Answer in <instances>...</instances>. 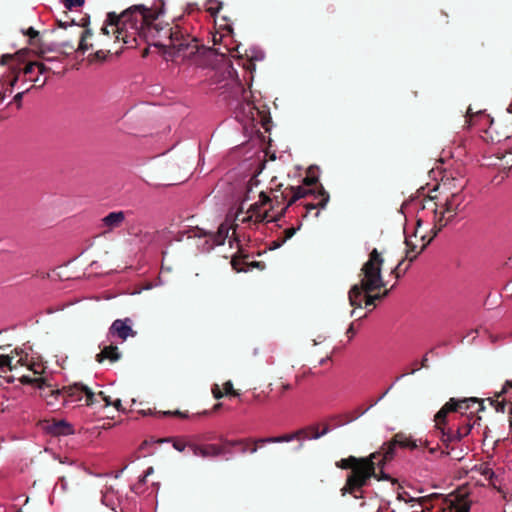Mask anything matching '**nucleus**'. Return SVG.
I'll return each mask as SVG.
<instances>
[{
    "label": "nucleus",
    "mask_w": 512,
    "mask_h": 512,
    "mask_svg": "<svg viewBox=\"0 0 512 512\" xmlns=\"http://www.w3.org/2000/svg\"><path fill=\"white\" fill-rule=\"evenodd\" d=\"M162 10H153L144 5H133L121 14L109 12L101 32L113 33L116 40L135 46L137 39L161 48L170 59L188 58L199 49L195 37L184 33L179 26H170L160 21Z\"/></svg>",
    "instance_id": "f257e3e1"
},
{
    "label": "nucleus",
    "mask_w": 512,
    "mask_h": 512,
    "mask_svg": "<svg viewBox=\"0 0 512 512\" xmlns=\"http://www.w3.org/2000/svg\"><path fill=\"white\" fill-rule=\"evenodd\" d=\"M377 450L367 457L349 456L336 462V467L347 470L351 469V473L346 478V483L341 489V494L352 495L354 498H360L357 493L362 492V488L368 485L369 480L373 477L378 481L391 480L390 475L384 472L385 465H378L375 462H381L384 454Z\"/></svg>",
    "instance_id": "f03ea898"
},
{
    "label": "nucleus",
    "mask_w": 512,
    "mask_h": 512,
    "mask_svg": "<svg viewBox=\"0 0 512 512\" xmlns=\"http://www.w3.org/2000/svg\"><path fill=\"white\" fill-rule=\"evenodd\" d=\"M383 263V257L374 248L361 268L360 283L353 285L349 290L348 298L351 306L361 308L363 293H365V307H375L376 301L372 298L371 293L386 286L381 274Z\"/></svg>",
    "instance_id": "7ed1b4c3"
},
{
    "label": "nucleus",
    "mask_w": 512,
    "mask_h": 512,
    "mask_svg": "<svg viewBox=\"0 0 512 512\" xmlns=\"http://www.w3.org/2000/svg\"><path fill=\"white\" fill-rule=\"evenodd\" d=\"M443 186L454 188L456 191L446 197L442 204V209L440 211L438 210V205L432 198L423 206V210L428 209L431 212V231L433 232V236H437V234L465 208L464 202L466 196L463 190L466 186V181L463 178H452L451 180L447 178L443 182Z\"/></svg>",
    "instance_id": "20e7f679"
},
{
    "label": "nucleus",
    "mask_w": 512,
    "mask_h": 512,
    "mask_svg": "<svg viewBox=\"0 0 512 512\" xmlns=\"http://www.w3.org/2000/svg\"><path fill=\"white\" fill-rule=\"evenodd\" d=\"M282 184L278 185V188H281ZM276 192H279V194H275L273 199L269 203H273L271 206V209L273 210L276 206H279L282 204L289 196V200L287 201V204L281 209V212L279 215L272 217L273 221H278L280 217L283 216L285 211L294 203H296L298 200L305 198L309 194H314L315 199L317 200V203H304L303 206L306 210L305 214L303 215L306 217L312 210L316 209H322L325 208L327 203L329 202L330 196L327 191H325L324 187L320 185L317 193L312 191L311 189H307L302 186H289L286 187L284 191H280V189H276Z\"/></svg>",
    "instance_id": "39448f33"
},
{
    "label": "nucleus",
    "mask_w": 512,
    "mask_h": 512,
    "mask_svg": "<svg viewBox=\"0 0 512 512\" xmlns=\"http://www.w3.org/2000/svg\"><path fill=\"white\" fill-rule=\"evenodd\" d=\"M45 397L55 398L56 400L61 398L63 404L79 402L85 399L86 405L92 406L94 405L95 393L83 384L74 383L73 385L64 386L61 389H50L49 392L45 394Z\"/></svg>",
    "instance_id": "423d86ee"
},
{
    "label": "nucleus",
    "mask_w": 512,
    "mask_h": 512,
    "mask_svg": "<svg viewBox=\"0 0 512 512\" xmlns=\"http://www.w3.org/2000/svg\"><path fill=\"white\" fill-rule=\"evenodd\" d=\"M29 50L28 49H21L17 51L15 54H4L1 56L0 64L6 65L10 61L15 60L17 63L10 66V73H9V80L8 84L10 87H14V85L17 83L19 79V75L21 72H23L25 75H28L31 77V74L33 73L34 69L36 68V61L35 62H29L25 65L23 69L20 68V64L25 62L26 56L28 55Z\"/></svg>",
    "instance_id": "0eeeda50"
},
{
    "label": "nucleus",
    "mask_w": 512,
    "mask_h": 512,
    "mask_svg": "<svg viewBox=\"0 0 512 512\" xmlns=\"http://www.w3.org/2000/svg\"><path fill=\"white\" fill-rule=\"evenodd\" d=\"M397 447L414 450L418 447V444L417 440L413 439L411 436H408L403 432H398L390 441L382 444L379 450L382 451L381 454H384V456L381 462H375V464L382 466L393 460Z\"/></svg>",
    "instance_id": "6e6552de"
},
{
    "label": "nucleus",
    "mask_w": 512,
    "mask_h": 512,
    "mask_svg": "<svg viewBox=\"0 0 512 512\" xmlns=\"http://www.w3.org/2000/svg\"><path fill=\"white\" fill-rule=\"evenodd\" d=\"M260 200L254 204H252L247 212H243L242 210L238 211L236 214V219L242 223H249L254 220L255 223H261L264 221H273L272 217L269 214V210L262 211V207L268 204L271 201V198L265 193L261 192Z\"/></svg>",
    "instance_id": "1a4fd4ad"
},
{
    "label": "nucleus",
    "mask_w": 512,
    "mask_h": 512,
    "mask_svg": "<svg viewBox=\"0 0 512 512\" xmlns=\"http://www.w3.org/2000/svg\"><path fill=\"white\" fill-rule=\"evenodd\" d=\"M231 229H233L232 235L235 236V228L228 222L221 223L216 232L207 231L200 227H195L191 232L193 237L207 238L206 243H210L208 247V250H210L215 246L223 245L228 238L229 243L231 244V238L229 236Z\"/></svg>",
    "instance_id": "9d476101"
},
{
    "label": "nucleus",
    "mask_w": 512,
    "mask_h": 512,
    "mask_svg": "<svg viewBox=\"0 0 512 512\" xmlns=\"http://www.w3.org/2000/svg\"><path fill=\"white\" fill-rule=\"evenodd\" d=\"M449 403H452V407L454 408L452 412H459L461 415H466L468 411L471 414L475 412H481L485 410L484 400L476 397L469 398H450Z\"/></svg>",
    "instance_id": "9b49d317"
},
{
    "label": "nucleus",
    "mask_w": 512,
    "mask_h": 512,
    "mask_svg": "<svg viewBox=\"0 0 512 512\" xmlns=\"http://www.w3.org/2000/svg\"><path fill=\"white\" fill-rule=\"evenodd\" d=\"M487 400L497 412L504 413L506 405H512V381H506L501 391L496 392L494 397H490Z\"/></svg>",
    "instance_id": "f8f14e48"
},
{
    "label": "nucleus",
    "mask_w": 512,
    "mask_h": 512,
    "mask_svg": "<svg viewBox=\"0 0 512 512\" xmlns=\"http://www.w3.org/2000/svg\"><path fill=\"white\" fill-rule=\"evenodd\" d=\"M480 420L481 417L477 416V418L474 419L472 423L470 422V420H468L460 427H458L457 430L455 431L451 429H449L448 431L442 430V442L448 447L449 443L454 441H460L463 437L467 436L471 432L473 426L477 424Z\"/></svg>",
    "instance_id": "ddd939ff"
},
{
    "label": "nucleus",
    "mask_w": 512,
    "mask_h": 512,
    "mask_svg": "<svg viewBox=\"0 0 512 512\" xmlns=\"http://www.w3.org/2000/svg\"><path fill=\"white\" fill-rule=\"evenodd\" d=\"M130 318L116 319L109 328V335L125 341L128 337H135L137 332L132 329Z\"/></svg>",
    "instance_id": "4468645a"
},
{
    "label": "nucleus",
    "mask_w": 512,
    "mask_h": 512,
    "mask_svg": "<svg viewBox=\"0 0 512 512\" xmlns=\"http://www.w3.org/2000/svg\"><path fill=\"white\" fill-rule=\"evenodd\" d=\"M188 448L194 456L202 458H214L223 455L225 452V446H219L216 444L197 445L190 443Z\"/></svg>",
    "instance_id": "2eb2a0df"
},
{
    "label": "nucleus",
    "mask_w": 512,
    "mask_h": 512,
    "mask_svg": "<svg viewBox=\"0 0 512 512\" xmlns=\"http://www.w3.org/2000/svg\"><path fill=\"white\" fill-rule=\"evenodd\" d=\"M431 235L429 236L428 240L424 243H422L419 250H417V244L412 239V236H406L405 237V245H406V252H405V259L409 260V262H413L417 256L422 253L427 245L434 239L435 236H433V232L430 230Z\"/></svg>",
    "instance_id": "dca6fc26"
},
{
    "label": "nucleus",
    "mask_w": 512,
    "mask_h": 512,
    "mask_svg": "<svg viewBox=\"0 0 512 512\" xmlns=\"http://www.w3.org/2000/svg\"><path fill=\"white\" fill-rule=\"evenodd\" d=\"M45 430L54 436H66L74 432L72 425L64 420L47 422Z\"/></svg>",
    "instance_id": "f3484780"
},
{
    "label": "nucleus",
    "mask_w": 512,
    "mask_h": 512,
    "mask_svg": "<svg viewBox=\"0 0 512 512\" xmlns=\"http://www.w3.org/2000/svg\"><path fill=\"white\" fill-rule=\"evenodd\" d=\"M121 358V353L115 345L104 346L100 353L96 355V361L102 363L104 360H108L111 363L117 362Z\"/></svg>",
    "instance_id": "a211bd4d"
},
{
    "label": "nucleus",
    "mask_w": 512,
    "mask_h": 512,
    "mask_svg": "<svg viewBox=\"0 0 512 512\" xmlns=\"http://www.w3.org/2000/svg\"><path fill=\"white\" fill-rule=\"evenodd\" d=\"M125 220L124 211L110 212L102 219L103 226L107 228V231H112L120 227Z\"/></svg>",
    "instance_id": "6ab92c4d"
},
{
    "label": "nucleus",
    "mask_w": 512,
    "mask_h": 512,
    "mask_svg": "<svg viewBox=\"0 0 512 512\" xmlns=\"http://www.w3.org/2000/svg\"><path fill=\"white\" fill-rule=\"evenodd\" d=\"M88 25H89V17L87 16V17L82 18L80 26L85 27V30L82 31V33L80 35V41H79V45L77 48V51L81 52L82 54H84L87 50L92 48V44H88L86 41L87 38H89L93 35V32L90 28H88Z\"/></svg>",
    "instance_id": "aec40b11"
},
{
    "label": "nucleus",
    "mask_w": 512,
    "mask_h": 512,
    "mask_svg": "<svg viewBox=\"0 0 512 512\" xmlns=\"http://www.w3.org/2000/svg\"><path fill=\"white\" fill-rule=\"evenodd\" d=\"M306 434V429H299L293 433L284 434L281 436H273V437H265L261 438L259 441L263 443H282V442H290L294 439H299L303 435Z\"/></svg>",
    "instance_id": "412c9836"
},
{
    "label": "nucleus",
    "mask_w": 512,
    "mask_h": 512,
    "mask_svg": "<svg viewBox=\"0 0 512 512\" xmlns=\"http://www.w3.org/2000/svg\"><path fill=\"white\" fill-rule=\"evenodd\" d=\"M451 404L452 403H449V401H447L442 406V408L436 413V415L434 417V421L436 423L435 426L437 429L440 430L441 433H442V430H445L443 425L446 424V418H447L448 413L452 412L454 409Z\"/></svg>",
    "instance_id": "4be33fe9"
},
{
    "label": "nucleus",
    "mask_w": 512,
    "mask_h": 512,
    "mask_svg": "<svg viewBox=\"0 0 512 512\" xmlns=\"http://www.w3.org/2000/svg\"><path fill=\"white\" fill-rule=\"evenodd\" d=\"M497 158L503 161V166L505 168L512 167V147L508 144L500 147L496 153Z\"/></svg>",
    "instance_id": "5701e85b"
},
{
    "label": "nucleus",
    "mask_w": 512,
    "mask_h": 512,
    "mask_svg": "<svg viewBox=\"0 0 512 512\" xmlns=\"http://www.w3.org/2000/svg\"><path fill=\"white\" fill-rule=\"evenodd\" d=\"M17 365H22V359L17 360L13 364V357L11 355H0V374L12 371Z\"/></svg>",
    "instance_id": "b1692460"
},
{
    "label": "nucleus",
    "mask_w": 512,
    "mask_h": 512,
    "mask_svg": "<svg viewBox=\"0 0 512 512\" xmlns=\"http://www.w3.org/2000/svg\"><path fill=\"white\" fill-rule=\"evenodd\" d=\"M20 382L22 384H30V385H35L37 386L40 390H43L45 391L46 388H49V390L51 389V385L47 383V380L43 377H38V378H32L30 376H27V375H23L21 378H20Z\"/></svg>",
    "instance_id": "393cba45"
},
{
    "label": "nucleus",
    "mask_w": 512,
    "mask_h": 512,
    "mask_svg": "<svg viewBox=\"0 0 512 512\" xmlns=\"http://www.w3.org/2000/svg\"><path fill=\"white\" fill-rule=\"evenodd\" d=\"M250 442H251V438H243V439H237V440L225 439V445L239 446L240 452L242 454L248 453Z\"/></svg>",
    "instance_id": "a878e982"
},
{
    "label": "nucleus",
    "mask_w": 512,
    "mask_h": 512,
    "mask_svg": "<svg viewBox=\"0 0 512 512\" xmlns=\"http://www.w3.org/2000/svg\"><path fill=\"white\" fill-rule=\"evenodd\" d=\"M328 432H329L328 425H325L321 432L318 431L317 426H310L309 428L306 429V434L304 436L312 438V439H318V438L324 436L325 434H327Z\"/></svg>",
    "instance_id": "bb28decb"
},
{
    "label": "nucleus",
    "mask_w": 512,
    "mask_h": 512,
    "mask_svg": "<svg viewBox=\"0 0 512 512\" xmlns=\"http://www.w3.org/2000/svg\"><path fill=\"white\" fill-rule=\"evenodd\" d=\"M246 256H234L231 260V265L237 272L247 271L248 262L245 261Z\"/></svg>",
    "instance_id": "cd10ccee"
},
{
    "label": "nucleus",
    "mask_w": 512,
    "mask_h": 512,
    "mask_svg": "<svg viewBox=\"0 0 512 512\" xmlns=\"http://www.w3.org/2000/svg\"><path fill=\"white\" fill-rule=\"evenodd\" d=\"M500 126V123H496L493 119L490 120V125L488 127L487 132L492 136L493 133L497 134V141H501V137H503L505 140H508L510 138V135L508 132L503 133L502 135H499L498 128Z\"/></svg>",
    "instance_id": "c85d7f7f"
},
{
    "label": "nucleus",
    "mask_w": 512,
    "mask_h": 512,
    "mask_svg": "<svg viewBox=\"0 0 512 512\" xmlns=\"http://www.w3.org/2000/svg\"><path fill=\"white\" fill-rule=\"evenodd\" d=\"M221 8L222 2L219 0H207L206 2V11L212 16L216 15Z\"/></svg>",
    "instance_id": "c756f323"
},
{
    "label": "nucleus",
    "mask_w": 512,
    "mask_h": 512,
    "mask_svg": "<svg viewBox=\"0 0 512 512\" xmlns=\"http://www.w3.org/2000/svg\"><path fill=\"white\" fill-rule=\"evenodd\" d=\"M239 109L243 112L245 117L252 119V120L254 119V110L256 108L253 105V103H251V102L241 103L239 105Z\"/></svg>",
    "instance_id": "7c9ffc66"
},
{
    "label": "nucleus",
    "mask_w": 512,
    "mask_h": 512,
    "mask_svg": "<svg viewBox=\"0 0 512 512\" xmlns=\"http://www.w3.org/2000/svg\"><path fill=\"white\" fill-rule=\"evenodd\" d=\"M405 258H403L398 264L397 266L391 271V274L395 276L396 279H399L403 274L406 273V271L409 269L410 267V264L406 265L405 267H403L404 265V262H405Z\"/></svg>",
    "instance_id": "2f4dec72"
},
{
    "label": "nucleus",
    "mask_w": 512,
    "mask_h": 512,
    "mask_svg": "<svg viewBox=\"0 0 512 512\" xmlns=\"http://www.w3.org/2000/svg\"><path fill=\"white\" fill-rule=\"evenodd\" d=\"M109 53V50H98L95 53L89 55V62H102L107 58Z\"/></svg>",
    "instance_id": "473e14b6"
},
{
    "label": "nucleus",
    "mask_w": 512,
    "mask_h": 512,
    "mask_svg": "<svg viewBox=\"0 0 512 512\" xmlns=\"http://www.w3.org/2000/svg\"><path fill=\"white\" fill-rule=\"evenodd\" d=\"M422 223H423V219L422 218H418L417 219V223H416V228L414 230L413 235H411V236L414 237L415 239L420 237V240L424 243V242H426L428 240V238H427L426 233H421L420 232V228H421Z\"/></svg>",
    "instance_id": "72a5a7b5"
},
{
    "label": "nucleus",
    "mask_w": 512,
    "mask_h": 512,
    "mask_svg": "<svg viewBox=\"0 0 512 512\" xmlns=\"http://www.w3.org/2000/svg\"><path fill=\"white\" fill-rule=\"evenodd\" d=\"M85 3V0H63L64 7L68 10H72L73 8L82 7Z\"/></svg>",
    "instance_id": "f704fd0d"
},
{
    "label": "nucleus",
    "mask_w": 512,
    "mask_h": 512,
    "mask_svg": "<svg viewBox=\"0 0 512 512\" xmlns=\"http://www.w3.org/2000/svg\"><path fill=\"white\" fill-rule=\"evenodd\" d=\"M474 117H486V115L482 111H477L474 113L472 108L468 107L465 115L466 122L472 124Z\"/></svg>",
    "instance_id": "c9c22d12"
},
{
    "label": "nucleus",
    "mask_w": 512,
    "mask_h": 512,
    "mask_svg": "<svg viewBox=\"0 0 512 512\" xmlns=\"http://www.w3.org/2000/svg\"><path fill=\"white\" fill-rule=\"evenodd\" d=\"M224 393L233 397L239 396V392L233 388L231 381H227L223 384Z\"/></svg>",
    "instance_id": "e433bc0d"
},
{
    "label": "nucleus",
    "mask_w": 512,
    "mask_h": 512,
    "mask_svg": "<svg viewBox=\"0 0 512 512\" xmlns=\"http://www.w3.org/2000/svg\"><path fill=\"white\" fill-rule=\"evenodd\" d=\"M25 35L29 36V44L35 45V40L39 37V32L35 30L33 27L28 28L25 32Z\"/></svg>",
    "instance_id": "4c0bfd02"
},
{
    "label": "nucleus",
    "mask_w": 512,
    "mask_h": 512,
    "mask_svg": "<svg viewBox=\"0 0 512 512\" xmlns=\"http://www.w3.org/2000/svg\"><path fill=\"white\" fill-rule=\"evenodd\" d=\"M158 414L160 416H176V417H180V418H188V413L187 412H182V411H179V410L164 411V412H159Z\"/></svg>",
    "instance_id": "58836bf2"
},
{
    "label": "nucleus",
    "mask_w": 512,
    "mask_h": 512,
    "mask_svg": "<svg viewBox=\"0 0 512 512\" xmlns=\"http://www.w3.org/2000/svg\"><path fill=\"white\" fill-rule=\"evenodd\" d=\"M261 438H251V442H250V445H249V450H248V453H251V454H254L258 451V447L260 445H263L264 443L263 442H260Z\"/></svg>",
    "instance_id": "ea45409f"
},
{
    "label": "nucleus",
    "mask_w": 512,
    "mask_h": 512,
    "mask_svg": "<svg viewBox=\"0 0 512 512\" xmlns=\"http://www.w3.org/2000/svg\"><path fill=\"white\" fill-rule=\"evenodd\" d=\"M297 229L298 228L291 227V228H288V229L284 230V232H283L284 236L280 237L281 238V242H286L287 240L292 238L295 235Z\"/></svg>",
    "instance_id": "a19ab883"
},
{
    "label": "nucleus",
    "mask_w": 512,
    "mask_h": 512,
    "mask_svg": "<svg viewBox=\"0 0 512 512\" xmlns=\"http://www.w3.org/2000/svg\"><path fill=\"white\" fill-rule=\"evenodd\" d=\"M419 369H421L420 367V364L417 362V361H414L412 363V369L410 372H405L399 376L396 377L395 381H399L400 379H402L403 377H405L406 375L408 374H414L415 372H417Z\"/></svg>",
    "instance_id": "79ce46f5"
},
{
    "label": "nucleus",
    "mask_w": 512,
    "mask_h": 512,
    "mask_svg": "<svg viewBox=\"0 0 512 512\" xmlns=\"http://www.w3.org/2000/svg\"><path fill=\"white\" fill-rule=\"evenodd\" d=\"M189 444L190 443H185V442L180 441V440H175L173 442V448L176 449L179 452H183L185 450V448H188Z\"/></svg>",
    "instance_id": "37998d69"
},
{
    "label": "nucleus",
    "mask_w": 512,
    "mask_h": 512,
    "mask_svg": "<svg viewBox=\"0 0 512 512\" xmlns=\"http://www.w3.org/2000/svg\"><path fill=\"white\" fill-rule=\"evenodd\" d=\"M318 183V178L316 176H306L304 179H303V184L305 186H314Z\"/></svg>",
    "instance_id": "c03bdc74"
},
{
    "label": "nucleus",
    "mask_w": 512,
    "mask_h": 512,
    "mask_svg": "<svg viewBox=\"0 0 512 512\" xmlns=\"http://www.w3.org/2000/svg\"><path fill=\"white\" fill-rule=\"evenodd\" d=\"M470 505L468 503H459L454 506V512H469Z\"/></svg>",
    "instance_id": "a18cd8bd"
},
{
    "label": "nucleus",
    "mask_w": 512,
    "mask_h": 512,
    "mask_svg": "<svg viewBox=\"0 0 512 512\" xmlns=\"http://www.w3.org/2000/svg\"><path fill=\"white\" fill-rule=\"evenodd\" d=\"M212 394H213L214 398L220 399L224 396L225 393L220 389L219 385L215 384L212 387Z\"/></svg>",
    "instance_id": "49530a36"
},
{
    "label": "nucleus",
    "mask_w": 512,
    "mask_h": 512,
    "mask_svg": "<svg viewBox=\"0 0 512 512\" xmlns=\"http://www.w3.org/2000/svg\"><path fill=\"white\" fill-rule=\"evenodd\" d=\"M29 79H30V81H32L34 83V86H37V87H40V88L43 87L46 84V81H47L46 78L41 80L39 75H37L34 78L30 77Z\"/></svg>",
    "instance_id": "de8ad7c7"
},
{
    "label": "nucleus",
    "mask_w": 512,
    "mask_h": 512,
    "mask_svg": "<svg viewBox=\"0 0 512 512\" xmlns=\"http://www.w3.org/2000/svg\"><path fill=\"white\" fill-rule=\"evenodd\" d=\"M28 91H29V89H26L25 91L19 92V93H17V94L14 96L13 101H14L15 103H17L18 108H20V107H21V103H22L23 96H24V94H25L26 92H28Z\"/></svg>",
    "instance_id": "09e8293b"
},
{
    "label": "nucleus",
    "mask_w": 512,
    "mask_h": 512,
    "mask_svg": "<svg viewBox=\"0 0 512 512\" xmlns=\"http://www.w3.org/2000/svg\"><path fill=\"white\" fill-rule=\"evenodd\" d=\"M389 292H390L389 289H385L382 293L371 294V296L375 301H380V300L384 299L385 297H387Z\"/></svg>",
    "instance_id": "8fccbe9b"
},
{
    "label": "nucleus",
    "mask_w": 512,
    "mask_h": 512,
    "mask_svg": "<svg viewBox=\"0 0 512 512\" xmlns=\"http://www.w3.org/2000/svg\"><path fill=\"white\" fill-rule=\"evenodd\" d=\"M59 46L63 50H69V51H74L75 50L74 43L70 42V41H64V42L60 43Z\"/></svg>",
    "instance_id": "3c124183"
},
{
    "label": "nucleus",
    "mask_w": 512,
    "mask_h": 512,
    "mask_svg": "<svg viewBox=\"0 0 512 512\" xmlns=\"http://www.w3.org/2000/svg\"><path fill=\"white\" fill-rule=\"evenodd\" d=\"M36 68H38V73L39 74H44L48 71H50V68L47 67L44 63L42 62H36V65H35Z\"/></svg>",
    "instance_id": "603ef678"
},
{
    "label": "nucleus",
    "mask_w": 512,
    "mask_h": 512,
    "mask_svg": "<svg viewBox=\"0 0 512 512\" xmlns=\"http://www.w3.org/2000/svg\"><path fill=\"white\" fill-rule=\"evenodd\" d=\"M292 389V385L288 383H282L279 387V396H283L285 392Z\"/></svg>",
    "instance_id": "864d4df0"
},
{
    "label": "nucleus",
    "mask_w": 512,
    "mask_h": 512,
    "mask_svg": "<svg viewBox=\"0 0 512 512\" xmlns=\"http://www.w3.org/2000/svg\"><path fill=\"white\" fill-rule=\"evenodd\" d=\"M8 80H9V78H8L7 80H5V82H7V85H9V84H8ZM12 88H13V87L8 86V87L5 89V91H4V92H0V102H1V101H3V100L6 98L7 93H9V94H10V93H12Z\"/></svg>",
    "instance_id": "5fc2aeb1"
},
{
    "label": "nucleus",
    "mask_w": 512,
    "mask_h": 512,
    "mask_svg": "<svg viewBox=\"0 0 512 512\" xmlns=\"http://www.w3.org/2000/svg\"><path fill=\"white\" fill-rule=\"evenodd\" d=\"M394 384H391L383 393H381V395L379 396V398L371 404V406H374L375 404H377L380 400H382L388 393L389 391L393 388Z\"/></svg>",
    "instance_id": "6e6d98bb"
},
{
    "label": "nucleus",
    "mask_w": 512,
    "mask_h": 512,
    "mask_svg": "<svg viewBox=\"0 0 512 512\" xmlns=\"http://www.w3.org/2000/svg\"><path fill=\"white\" fill-rule=\"evenodd\" d=\"M251 268H263V264L258 261L248 262L246 269L250 270Z\"/></svg>",
    "instance_id": "4d7b16f0"
},
{
    "label": "nucleus",
    "mask_w": 512,
    "mask_h": 512,
    "mask_svg": "<svg viewBox=\"0 0 512 512\" xmlns=\"http://www.w3.org/2000/svg\"><path fill=\"white\" fill-rule=\"evenodd\" d=\"M285 242H281V238H278L271 242L270 249L280 248Z\"/></svg>",
    "instance_id": "13d9d810"
},
{
    "label": "nucleus",
    "mask_w": 512,
    "mask_h": 512,
    "mask_svg": "<svg viewBox=\"0 0 512 512\" xmlns=\"http://www.w3.org/2000/svg\"><path fill=\"white\" fill-rule=\"evenodd\" d=\"M105 397H106V394L103 391L95 393L94 404L99 402V401H103V399Z\"/></svg>",
    "instance_id": "bf43d9fd"
},
{
    "label": "nucleus",
    "mask_w": 512,
    "mask_h": 512,
    "mask_svg": "<svg viewBox=\"0 0 512 512\" xmlns=\"http://www.w3.org/2000/svg\"><path fill=\"white\" fill-rule=\"evenodd\" d=\"M420 367L421 368H428L429 365H428V358H427V355H424L421 362H420Z\"/></svg>",
    "instance_id": "052dcab7"
},
{
    "label": "nucleus",
    "mask_w": 512,
    "mask_h": 512,
    "mask_svg": "<svg viewBox=\"0 0 512 512\" xmlns=\"http://www.w3.org/2000/svg\"><path fill=\"white\" fill-rule=\"evenodd\" d=\"M74 24H75L74 20H72L70 23L58 21V26L61 28H67L69 25H74Z\"/></svg>",
    "instance_id": "680f3d73"
},
{
    "label": "nucleus",
    "mask_w": 512,
    "mask_h": 512,
    "mask_svg": "<svg viewBox=\"0 0 512 512\" xmlns=\"http://www.w3.org/2000/svg\"><path fill=\"white\" fill-rule=\"evenodd\" d=\"M43 54H44V51H43V50H40V51L37 53V55H38L39 57H41L43 60H45V61H53V60H54V58H51V57H45Z\"/></svg>",
    "instance_id": "e2e57ef3"
},
{
    "label": "nucleus",
    "mask_w": 512,
    "mask_h": 512,
    "mask_svg": "<svg viewBox=\"0 0 512 512\" xmlns=\"http://www.w3.org/2000/svg\"><path fill=\"white\" fill-rule=\"evenodd\" d=\"M117 410H120L122 405H121V400L120 399H117L115 401H112V404Z\"/></svg>",
    "instance_id": "0e129e2a"
},
{
    "label": "nucleus",
    "mask_w": 512,
    "mask_h": 512,
    "mask_svg": "<svg viewBox=\"0 0 512 512\" xmlns=\"http://www.w3.org/2000/svg\"><path fill=\"white\" fill-rule=\"evenodd\" d=\"M103 402L105 403L104 406L107 407V406H110L112 404V400L110 398V396L106 395V397L103 399Z\"/></svg>",
    "instance_id": "69168bd1"
},
{
    "label": "nucleus",
    "mask_w": 512,
    "mask_h": 512,
    "mask_svg": "<svg viewBox=\"0 0 512 512\" xmlns=\"http://www.w3.org/2000/svg\"><path fill=\"white\" fill-rule=\"evenodd\" d=\"M509 414H510V417H509V426H510V428L512 429V406L510 407Z\"/></svg>",
    "instance_id": "338daca9"
},
{
    "label": "nucleus",
    "mask_w": 512,
    "mask_h": 512,
    "mask_svg": "<svg viewBox=\"0 0 512 512\" xmlns=\"http://www.w3.org/2000/svg\"><path fill=\"white\" fill-rule=\"evenodd\" d=\"M421 505H424L428 500L426 497H421L417 500Z\"/></svg>",
    "instance_id": "774afa93"
}]
</instances>
